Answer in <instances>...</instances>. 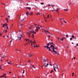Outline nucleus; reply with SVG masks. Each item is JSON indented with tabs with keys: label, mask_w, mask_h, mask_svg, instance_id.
Here are the masks:
<instances>
[{
	"label": "nucleus",
	"mask_w": 78,
	"mask_h": 78,
	"mask_svg": "<svg viewBox=\"0 0 78 78\" xmlns=\"http://www.w3.org/2000/svg\"><path fill=\"white\" fill-rule=\"evenodd\" d=\"M32 33L34 34H36V32H34V31H27V34H28V36H29V37H30V36H31V35H30V34H31V33H32Z\"/></svg>",
	"instance_id": "obj_1"
},
{
	"label": "nucleus",
	"mask_w": 78,
	"mask_h": 78,
	"mask_svg": "<svg viewBox=\"0 0 78 78\" xmlns=\"http://www.w3.org/2000/svg\"><path fill=\"white\" fill-rule=\"evenodd\" d=\"M43 61H45V62H46V61H47V59H43Z\"/></svg>",
	"instance_id": "obj_21"
},
{
	"label": "nucleus",
	"mask_w": 78,
	"mask_h": 78,
	"mask_svg": "<svg viewBox=\"0 0 78 78\" xmlns=\"http://www.w3.org/2000/svg\"><path fill=\"white\" fill-rule=\"evenodd\" d=\"M34 25H35V27H36V25L37 26H39V24H34Z\"/></svg>",
	"instance_id": "obj_16"
},
{
	"label": "nucleus",
	"mask_w": 78,
	"mask_h": 78,
	"mask_svg": "<svg viewBox=\"0 0 78 78\" xmlns=\"http://www.w3.org/2000/svg\"><path fill=\"white\" fill-rule=\"evenodd\" d=\"M0 61H1V62H3V60H2V59H1V60H0Z\"/></svg>",
	"instance_id": "obj_46"
},
{
	"label": "nucleus",
	"mask_w": 78,
	"mask_h": 78,
	"mask_svg": "<svg viewBox=\"0 0 78 78\" xmlns=\"http://www.w3.org/2000/svg\"><path fill=\"white\" fill-rule=\"evenodd\" d=\"M2 37H3L5 38V36H3Z\"/></svg>",
	"instance_id": "obj_49"
},
{
	"label": "nucleus",
	"mask_w": 78,
	"mask_h": 78,
	"mask_svg": "<svg viewBox=\"0 0 78 78\" xmlns=\"http://www.w3.org/2000/svg\"><path fill=\"white\" fill-rule=\"evenodd\" d=\"M50 37H51V36H50V35H48V38H50Z\"/></svg>",
	"instance_id": "obj_43"
},
{
	"label": "nucleus",
	"mask_w": 78,
	"mask_h": 78,
	"mask_svg": "<svg viewBox=\"0 0 78 78\" xmlns=\"http://www.w3.org/2000/svg\"><path fill=\"white\" fill-rule=\"evenodd\" d=\"M32 44H36V41H34V42H33V41H32Z\"/></svg>",
	"instance_id": "obj_19"
},
{
	"label": "nucleus",
	"mask_w": 78,
	"mask_h": 78,
	"mask_svg": "<svg viewBox=\"0 0 78 78\" xmlns=\"http://www.w3.org/2000/svg\"><path fill=\"white\" fill-rule=\"evenodd\" d=\"M51 6L53 8V7H54V5H52Z\"/></svg>",
	"instance_id": "obj_34"
},
{
	"label": "nucleus",
	"mask_w": 78,
	"mask_h": 78,
	"mask_svg": "<svg viewBox=\"0 0 78 78\" xmlns=\"http://www.w3.org/2000/svg\"><path fill=\"white\" fill-rule=\"evenodd\" d=\"M0 69H2V67H0Z\"/></svg>",
	"instance_id": "obj_61"
},
{
	"label": "nucleus",
	"mask_w": 78,
	"mask_h": 78,
	"mask_svg": "<svg viewBox=\"0 0 78 78\" xmlns=\"http://www.w3.org/2000/svg\"><path fill=\"white\" fill-rule=\"evenodd\" d=\"M23 21H24V19H23L22 20H21V21L20 22V25L21 26H22V25H23V24H22V23H23Z\"/></svg>",
	"instance_id": "obj_8"
},
{
	"label": "nucleus",
	"mask_w": 78,
	"mask_h": 78,
	"mask_svg": "<svg viewBox=\"0 0 78 78\" xmlns=\"http://www.w3.org/2000/svg\"><path fill=\"white\" fill-rule=\"evenodd\" d=\"M54 9V10L55 11H56V12H59V11H59V9H57L56 10H55V9Z\"/></svg>",
	"instance_id": "obj_10"
},
{
	"label": "nucleus",
	"mask_w": 78,
	"mask_h": 78,
	"mask_svg": "<svg viewBox=\"0 0 78 78\" xmlns=\"http://www.w3.org/2000/svg\"><path fill=\"white\" fill-rule=\"evenodd\" d=\"M57 39L58 40V41H59V40L60 39V38L58 37V38H57Z\"/></svg>",
	"instance_id": "obj_37"
},
{
	"label": "nucleus",
	"mask_w": 78,
	"mask_h": 78,
	"mask_svg": "<svg viewBox=\"0 0 78 78\" xmlns=\"http://www.w3.org/2000/svg\"><path fill=\"white\" fill-rule=\"evenodd\" d=\"M71 37H72V38H75V36L73 35H72Z\"/></svg>",
	"instance_id": "obj_26"
},
{
	"label": "nucleus",
	"mask_w": 78,
	"mask_h": 78,
	"mask_svg": "<svg viewBox=\"0 0 78 78\" xmlns=\"http://www.w3.org/2000/svg\"><path fill=\"white\" fill-rule=\"evenodd\" d=\"M25 70L23 71V73H25Z\"/></svg>",
	"instance_id": "obj_39"
},
{
	"label": "nucleus",
	"mask_w": 78,
	"mask_h": 78,
	"mask_svg": "<svg viewBox=\"0 0 78 78\" xmlns=\"http://www.w3.org/2000/svg\"><path fill=\"white\" fill-rule=\"evenodd\" d=\"M32 37H34V35L33 34H32Z\"/></svg>",
	"instance_id": "obj_48"
},
{
	"label": "nucleus",
	"mask_w": 78,
	"mask_h": 78,
	"mask_svg": "<svg viewBox=\"0 0 78 78\" xmlns=\"http://www.w3.org/2000/svg\"><path fill=\"white\" fill-rule=\"evenodd\" d=\"M40 13L39 12H37L36 13V15H38V14H39Z\"/></svg>",
	"instance_id": "obj_31"
},
{
	"label": "nucleus",
	"mask_w": 78,
	"mask_h": 78,
	"mask_svg": "<svg viewBox=\"0 0 78 78\" xmlns=\"http://www.w3.org/2000/svg\"><path fill=\"white\" fill-rule=\"evenodd\" d=\"M70 41H72V40H73V38L72 37L70 38Z\"/></svg>",
	"instance_id": "obj_30"
},
{
	"label": "nucleus",
	"mask_w": 78,
	"mask_h": 78,
	"mask_svg": "<svg viewBox=\"0 0 78 78\" xmlns=\"http://www.w3.org/2000/svg\"><path fill=\"white\" fill-rule=\"evenodd\" d=\"M72 76H73L74 75V73H73L72 74Z\"/></svg>",
	"instance_id": "obj_38"
},
{
	"label": "nucleus",
	"mask_w": 78,
	"mask_h": 78,
	"mask_svg": "<svg viewBox=\"0 0 78 78\" xmlns=\"http://www.w3.org/2000/svg\"><path fill=\"white\" fill-rule=\"evenodd\" d=\"M32 67H33V68H34V69H36V68L34 67V65H32V66H31Z\"/></svg>",
	"instance_id": "obj_20"
},
{
	"label": "nucleus",
	"mask_w": 78,
	"mask_h": 78,
	"mask_svg": "<svg viewBox=\"0 0 78 78\" xmlns=\"http://www.w3.org/2000/svg\"><path fill=\"white\" fill-rule=\"evenodd\" d=\"M10 42H11V43L12 42V40H11V41H10Z\"/></svg>",
	"instance_id": "obj_63"
},
{
	"label": "nucleus",
	"mask_w": 78,
	"mask_h": 78,
	"mask_svg": "<svg viewBox=\"0 0 78 78\" xmlns=\"http://www.w3.org/2000/svg\"><path fill=\"white\" fill-rule=\"evenodd\" d=\"M2 5H6L5 4H3V3H2Z\"/></svg>",
	"instance_id": "obj_47"
},
{
	"label": "nucleus",
	"mask_w": 78,
	"mask_h": 78,
	"mask_svg": "<svg viewBox=\"0 0 78 78\" xmlns=\"http://www.w3.org/2000/svg\"><path fill=\"white\" fill-rule=\"evenodd\" d=\"M41 5H44V2H42L41 3Z\"/></svg>",
	"instance_id": "obj_44"
},
{
	"label": "nucleus",
	"mask_w": 78,
	"mask_h": 78,
	"mask_svg": "<svg viewBox=\"0 0 78 78\" xmlns=\"http://www.w3.org/2000/svg\"><path fill=\"white\" fill-rule=\"evenodd\" d=\"M4 24V25L5 27H6L8 26V24Z\"/></svg>",
	"instance_id": "obj_17"
},
{
	"label": "nucleus",
	"mask_w": 78,
	"mask_h": 78,
	"mask_svg": "<svg viewBox=\"0 0 78 78\" xmlns=\"http://www.w3.org/2000/svg\"><path fill=\"white\" fill-rule=\"evenodd\" d=\"M22 35L21 34L18 35V39L19 40H20V39H21V38H22Z\"/></svg>",
	"instance_id": "obj_7"
},
{
	"label": "nucleus",
	"mask_w": 78,
	"mask_h": 78,
	"mask_svg": "<svg viewBox=\"0 0 78 78\" xmlns=\"http://www.w3.org/2000/svg\"><path fill=\"white\" fill-rule=\"evenodd\" d=\"M63 22H64L65 23H67V22H65V21H64V20H63Z\"/></svg>",
	"instance_id": "obj_45"
},
{
	"label": "nucleus",
	"mask_w": 78,
	"mask_h": 78,
	"mask_svg": "<svg viewBox=\"0 0 78 78\" xmlns=\"http://www.w3.org/2000/svg\"><path fill=\"white\" fill-rule=\"evenodd\" d=\"M3 75H6V74L5 73H3Z\"/></svg>",
	"instance_id": "obj_53"
},
{
	"label": "nucleus",
	"mask_w": 78,
	"mask_h": 78,
	"mask_svg": "<svg viewBox=\"0 0 78 78\" xmlns=\"http://www.w3.org/2000/svg\"><path fill=\"white\" fill-rule=\"evenodd\" d=\"M9 21H8V20H7L6 22H8Z\"/></svg>",
	"instance_id": "obj_60"
},
{
	"label": "nucleus",
	"mask_w": 78,
	"mask_h": 78,
	"mask_svg": "<svg viewBox=\"0 0 78 78\" xmlns=\"http://www.w3.org/2000/svg\"><path fill=\"white\" fill-rule=\"evenodd\" d=\"M5 33H7V30H5Z\"/></svg>",
	"instance_id": "obj_50"
},
{
	"label": "nucleus",
	"mask_w": 78,
	"mask_h": 78,
	"mask_svg": "<svg viewBox=\"0 0 78 78\" xmlns=\"http://www.w3.org/2000/svg\"><path fill=\"white\" fill-rule=\"evenodd\" d=\"M44 31L46 34H47V33H48V30H45V29H44Z\"/></svg>",
	"instance_id": "obj_9"
},
{
	"label": "nucleus",
	"mask_w": 78,
	"mask_h": 78,
	"mask_svg": "<svg viewBox=\"0 0 78 78\" xmlns=\"http://www.w3.org/2000/svg\"><path fill=\"white\" fill-rule=\"evenodd\" d=\"M39 46L37 45H36V46H35V47H39Z\"/></svg>",
	"instance_id": "obj_28"
},
{
	"label": "nucleus",
	"mask_w": 78,
	"mask_h": 78,
	"mask_svg": "<svg viewBox=\"0 0 78 78\" xmlns=\"http://www.w3.org/2000/svg\"><path fill=\"white\" fill-rule=\"evenodd\" d=\"M26 14L27 16H28V15H30L31 16L32 15H33V12H30L29 11L27 12L26 13Z\"/></svg>",
	"instance_id": "obj_5"
},
{
	"label": "nucleus",
	"mask_w": 78,
	"mask_h": 78,
	"mask_svg": "<svg viewBox=\"0 0 78 78\" xmlns=\"http://www.w3.org/2000/svg\"><path fill=\"white\" fill-rule=\"evenodd\" d=\"M44 17H45L44 19H45V22H47V21L46 20H45L46 18H45V16H44Z\"/></svg>",
	"instance_id": "obj_52"
},
{
	"label": "nucleus",
	"mask_w": 78,
	"mask_h": 78,
	"mask_svg": "<svg viewBox=\"0 0 78 78\" xmlns=\"http://www.w3.org/2000/svg\"><path fill=\"white\" fill-rule=\"evenodd\" d=\"M53 72H54V71L53 70H52L50 73H53Z\"/></svg>",
	"instance_id": "obj_23"
},
{
	"label": "nucleus",
	"mask_w": 78,
	"mask_h": 78,
	"mask_svg": "<svg viewBox=\"0 0 78 78\" xmlns=\"http://www.w3.org/2000/svg\"><path fill=\"white\" fill-rule=\"evenodd\" d=\"M5 20H8V18H6V19H5Z\"/></svg>",
	"instance_id": "obj_41"
},
{
	"label": "nucleus",
	"mask_w": 78,
	"mask_h": 78,
	"mask_svg": "<svg viewBox=\"0 0 78 78\" xmlns=\"http://www.w3.org/2000/svg\"><path fill=\"white\" fill-rule=\"evenodd\" d=\"M57 48H54V50L55 49H57Z\"/></svg>",
	"instance_id": "obj_51"
},
{
	"label": "nucleus",
	"mask_w": 78,
	"mask_h": 78,
	"mask_svg": "<svg viewBox=\"0 0 78 78\" xmlns=\"http://www.w3.org/2000/svg\"><path fill=\"white\" fill-rule=\"evenodd\" d=\"M60 19H61V20H62V19L64 20L63 18H61Z\"/></svg>",
	"instance_id": "obj_58"
},
{
	"label": "nucleus",
	"mask_w": 78,
	"mask_h": 78,
	"mask_svg": "<svg viewBox=\"0 0 78 78\" xmlns=\"http://www.w3.org/2000/svg\"><path fill=\"white\" fill-rule=\"evenodd\" d=\"M76 46H78V44H77L76 45Z\"/></svg>",
	"instance_id": "obj_62"
},
{
	"label": "nucleus",
	"mask_w": 78,
	"mask_h": 78,
	"mask_svg": "<svg viewBox=\"0 0 78 78\" xmlns=\"http://www.w3.org/2000/svg\"><path fill=\"white\" fill-rule=\"evenodd\" d=\"M32 56V54H30L29 55V56L30 57V56Z\"/></svg>",
	"instance_id": "obj_24"
},
{
	"label": "nucleus",
	"mask_w": 78,
	"mask_h": 78,
	"mask_svg": "<svg viewBox=\"0 0 78 78\" xmlns=\"http://www.w3.org/2000/svg\"><path fill=\"white\" fill-rule=\"evenodd\" d=\"M6 28L7 29V30H8V29H9L8 27L7 26L6 27Z\"/></svg>",
	"instance_id": "obj_35"
},
{
	"label": "nucleus",
	"mask_w": 78,
	"mask_h": 78,
	"mask_svg": "<svg viewBox=\"0 0 78 78\" xmlns=\"http://www.w3.org/2000/svg\"><path fill=\"white\" fill-rule=\"evenodd\" d=\"M4 57H5V56H3V57H2L1 58H5Z\"/></svg>",
	"instance_id": "obj_54"
},
{
	"label": "nucleus",
	"mask_w": 78,
	"mask_h": 78,
	"mask_svg": "<svg viewBox=\"0 0 78 78\" xmlns=\"http://www.w3.org/2000/svg\"><path fill=\"white\" fill-rule=\"evenodd\" d=\"M26 9H28L29 10H31V8H30V7H26Z\"/></svg>",
	"instance_id": "obj_14"
},
{
	"label": "nucleus",
	"mask_w": 78,
	"mask_h": 78,
	"mask_svg": "<svg viewBox=\"0 0 78 78\" xmlns=\"http://www.w3.org/2000/svg\"><path fill=\"white\" fill-rule=\"evenodd\" d=\"M50 47L51 48V49L53 51V52L55 53H57L56 51L55 50V47H54V46H53L52 44H51V45Z\"/></svg>",
	"instance_id": "obj_4"
},
{
	"label": "nucleus",
	"mask_w": 78,
	"mask_h": 78,
	"mask_svg": "<svg viewBox=\"0 0 78 78\" xmlns=\"http://www.w3.org/2000/svg\"><path fill=\"white\" fill-rule=\"evenodd\" d=\"M40 27H44V26H40Z\"/></svg>",
	"instance_id": "obj_55"
},
{
	"label": "nucleus",
	"mask_w": 78,
	"mask_h": 78,
	"mask_svg": "<svg viewBox=\"0 0 78 78\" xmlns=\"http://www.w3.org/2000/svg\"><path fill=\"white\" fill-rule=\"evenodd\" d=\"M65 39V38L64 37H63L62 39H60V40L63 41H64V39Z\"/></svg>",
	"instance_id": "obj_12"
},
{
	"label": "nucleus",
	"mask_w": 78,
	"mask_h": 78,
	"mask_svg": "<svg viewBox=\"0 0 78 78\" xmlns=\"http://www.w3.org/2000/svg\"><path fill=\"white\" fill-rule=\"evenodd\" d=\"M60 23H61V24H62V23H63V20H62L61 19H60Z\"/></svg>",
	"instance_id": "obj_11"
},
{
	"label": "nucleus",
	"mask_w": 78,
	"mask_h": 78,
	"mask_svg": "<svg viewBox=\"0 0 78 78\" xmlns=\"http://www.w3.org/2000/svg\"><path fill=\"white\" fill-rule=\"evenodd\" d=\"M50 17L49 16V15H48V16L47 17H46V19H47V18H49Z\"/></svg>",
	"instance_id": "obj_29"
},
{
	"label": "nucleus",
	"mask_w": 78,
	"mask_h": 78,
	"mask_svg": "<svg viewBox=\"0 0 78 78\" xmlns=\"http://www.w3.org/2000/svg\"><path fill=\"white\" fill-rule=\"evenodd\" d=\"M29 40H30V38H29V39H25L24 40V41H28V43H30V42L31 46L32 47H34V46H35V45H34V44H33V43H32V41H29Z\"/></svg>",
	"instance_id": "obj_2"
},
{
	"label": "nucleus",
	"mask_w": 78,
	"mask_h": 78,
	"mask_svg": "<svg viewBox=\"0 0 78 78\" xmlns=\"http://www.w3.org/2000/svg\"><path fill=\"white\" fill-rule=\"evenodd\" d=\"M75 58H76L75 57H74V58H73V59H75Z\"/></svg>",
	"instance_id": "obj_59"
},
{
	"label": "nucleus",
	"mask_w": 78,
	"mask_h": 78,
	"mask_svg": "<svg viewBox=\"0 0 78 78\" xmlns=\"http://www.w3.org/2000/svg\"><path fill=\"white\" fill-rule=\"evenodd\" d=\"M4 77V75H2L1 76H0V78H2V77Z\"/></svg>",
	"instance_id": "obj_33"
},
{
	"label": "nucleus",
	"mask_w": 78,
	"mask_h": 78,
	"mask_svg": "<svg viewBox=\"0 0 78 78\" xmlns=\"http://www.w3.org/2000/svg\"><path fill=\"white\" fill-rule=\"evenodd\" d=\"M38 31H39V30L37 28H36V29L35 30V31H36V32H37Z\"/></svg>",
	"instance_id": "obj_15"
},
{
	"label": "nucleus",
	"mask_w": 78,
	"mask_h": 78,
	"mask_svg": "<svg viewBox=\"0 0 78 78\" xmlns=\"http://www.w3.org/2000/svg\"><path fill=\"white\" fill-rule=\"evenodd\" d=\"M47 46H44V48H47V49H48V48H50V47H48V46L50 45V44L49 43H48L47 44Z\"/></svg>",
	"instance_id": "obj_6"
},
{
	"label": "nucleus",
	"mask_w": 78,
	"mask_h": 78,
	"mask_svg": "<svg viewBox=\"0 0 78 78\" xmlns=\"http://www.w3.org/2000/svg\"><path fill=\"white\" fill-rule=\"evenodd\" d=\"M63 72H65V70L63 69Z\"/></svg>",
	"instance_id": "obj_57"
},
{
	"label": "nucleus",
	"mask_w": 78,
	"mask_h": 78,
	"mask_svg": "<svg viewBox=\"0 0 78 78\" xmlns=\"http://www.w3.org/2000/svg\"><path fill=\"white\" fill-rule=\"evenodd\" d=\"M66 37H69V35H66Z\"/></svg>",
	"instance_id": "obj_36"
},
{
	"label": "nucleus",
	"mask_w": 78,
	"mask_h": 78,
	"mask_svg": "<svg viewBox=\"0 0 78 78\" xmlns=\"http://www.w3.org/2000/svg\"><path fill=\"white\" fill-rule=\"evenodd\" d=\"M9 73H11V72H9Z\"/></svg>",
	"instance_id": "obj_64"
},
{
	"label": "nucleus",
	"mask_w": 78,
	"mask_h": 78,
	"mask_svg": "<svg viewBox=\"0 0 78 78\" xmlns=\"http://www.w3.org/2000/svg\"><path fill=\"white\" fill-rule=\"evenodd\" d=\"M2 27H3V28H4V27H5V25H4V24H3L2 25Z\"/></svg>",
	"instance_id": "obj_40"
},
{
	"label": "nucleus",
	"mask_w": 78,
	"mask_h": 78,
	"mask_svg": "<svg viewBox=\"0 0 78 78\" xmlns=\"http://www.w3.org/2000/svg\"><path fill=\"white\" fill-rule=\"evenodd\" d=\"M53 68L54 71L56 72V70H58L59 68H58V66L56 65H55L53 66Z\"/></svg>",
	"instance_id": "obj_3"
},
{
	"label": "nucleus",
	"mask_w": 78,
	"mask_h": 78,
	"mask_svg": "<svg viewBox=\"0 0 78 78\" xmlns=\"http://www.w3.org/2000/svg\"><path fill=\"white\" fill-rule=\"evenodd\" d=\"M49 65L48 64V63H47L46 65H45V67H48V65Z\"/></svg>",
	"instance_id": "obj_22"
},
{
	"label": "nucleus",
	"mask_w": 78,
	"mask_h": 78,
	"mask_svg": "<svg viewBox=\"0 0 78 78\" xmlns=\"http://www.w3.org/2000/svg\"><path fill=\"white\" fill-rule=\"evenodd\" d=\"M53 44V45H54V44L52 42L50 43V45H51V44Z\"/></svg>",
	"instance_id": "obj_25"
},
{
	"label": "nucleus",
	"mask_w": 78,
	"mask_h": 78,
	"mask_svg": "<svg viewBox=\"0 0 78 78\" xmlns=\"http://www.w3.org/2000/svg\"><path fill=\"white\" fill-rule=\"evenodd\" d=\"M2 36V33H0V36Z\"/></svg>",
	"instance_id": "obj_42"
},
{
	"label": "nucleus",
	"mask_w": 78,
	"mask_h": 78,
	"mask_svg": "<svg viewBox=\"0 0 78 78\" xmlns=\"http://www.w3.org/2000/svg\"><path fill=\"white\" fill-rule=\"evenodd\" d=\"M49 49V51H51L52 52L53 51L52 50H51V49H50V47H49V48H48Z\"/></svg>",
	"instance_id": "obj_18"
},
{
	"label": "nucleus",
	"mask_w": 78,
	"mask_h": 78,
	"mask_svg": "<svg viewBox=\"0 0 78 78\" xmlns=\"http://www.w3.org/2000/svg\"><path fill=\"white\" fill-rule=\"evenodd\" d=\"M49 65H50V66H52V65H51V64H50Z\"/></svg>",
	"instance_id": "obj_56"
},
{
	"label": "nucleus",
	"mask_w": 78,
	"mask_h": 78,
	"mask_svg": "<svg viewBox=\"0 0 78 78\" xmlns=\"http://www.w3.org/2000/svg\"><path fill=\"white\" fill-rule=\"evenodd\" d=\"M7 63L8 64H12L10 63V62H7Z\"/></svg>",
	"instance_id": "obj_32"
},
{
	"label": "nucleus",
	"mask_w": 78,
	"mask_h": 78,
	"mask_svg": "<svg viewBox=\"0 0 78 78\" xmlns=\"http://www.w3.org/2000/svg\"><path fill=\"white\" fill-rule=\"evenodd\" d=\"M64 11H68V10L67 9H64Z\"/></svg>",
	"instance_id": "obj_27"
},
{
	"label": "nucleus",
	"mask_w": 78,
	"mask_h": 78,
	"mask_svg": "<svg viewBox=\"0 0 78 78\" xmlns=\"http://www.w3.org/2000/svg\"><path fill=\"white\" fill-rule=\"evenodd\" d=\"M35 27L36 28H38V29H39V30H40V27Z\"/></svg>",
	"instance_id": "obj_13"
}]
</instances>
